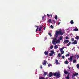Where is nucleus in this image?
Segmentation results:
<instances>
[{
    "mask_svg": "<svg viewBox=\"0 0 79 79\" xmlns=\"http://www.w3.org/2000/svg\"><path fill=\"white\" fill-rule=\"evenodd\" d=\"M51 21H52V20L51 19H49L48 20V22L49 23H51Z\"/></svg>",
    "mask_w": 79,
    "mask_h": 79,
    "instance_id": "nucleus-39",
    "label": "nucleus"
},
{
    "mask_svg": "<svg viewBox=\"0 0 79 79\" xmlns=\"http://www.w3.org/2000/svg\"><path fill=\"white\" fill-rule=\"evenodd\" d=\"M52 66V64H49L48 65V66H49V67H50V66Z\"/></svg>",
    "mask_w": 79,
    "mask_h": 79,
    "instance_id": "nucleus-40",
    "label": "nucleus"
},
{
    "mask_svg": "<svg viewBox=\"0 0 79 79\" xmlns=\"http://www.w3.org/2000/svg\"><path fill=\"white\" fill-rule=\"evenodd\" d=\"M55 63H56V64H58V60H56Z\"/></svg>",
    "mask_w": 79,
    "mask_h": 79,
    "instance_id": "nucleus-25",
    "label": "nucleus"
},
{
    "mask_svg": "<svg viewBox=\"0 0 79 79\" xmlns=\"http://www.w3.org/2000/svg\"><path fill=\"white\" fill-rule=\"evenodd\" d=\"M70 23L71 24H74V21H73V20H71L70 21Z\"/></svg>",
    "mask_w": 79,
    "mask_h": 79,
    "instance_id": "nucleus-15",
    "label": "nucleus"
},
{
    "mask_svg": "<svg viewBox=\"0 0 79 79\" xmlns=\"http://www.w3.org/2000/svg\"><path fill=\"white\" fill-rule=\"evenodd\" d=\"M72 44H73V43H72Z\"/></svg>",
    "mask_w": 79,
    "mask_h": 79,
    "instance_id": "nucleus-54",
    "label": "nucleus"
},
{
    "mask_svg": "<svg viewBox=\"0 0 79 79\" xmlns=\"http://www.w3.org/2000/svg\"><path fill=\"white\" fill-rule=\"evenodd\" d=\"M60 21H61V20H60Z\"/></svg>",
    "mask_w": 79,
    "mask_h": 79,
    "instance_id": "nucleus-55",
    "label": "nucleus"
},
{
    "mask_svg": "<svg viewBox=\"0 0 79 79\" xmlns=\"http://www.w3.org/2000/svg\"><path fill=\"white\" fill-rule=\"evenodd\" d=\"M42 26H40L39 29V31H42Z\"/></svg>",
    "mask_w": 79,
    "mask_h": 79,
    "instance_id": "nucleus-8",
    "label": "nucleus"
},
{
    "mask_svg": "<svg viewBox=\"0 0 79 79\" xmlns=\"http://www.w3.org/2000/svg\"><path fill=\"white\" fill-rule=\"evenodd\" d=\"M47 72H44V74H43V76H46V75H47Z\"/></svg>",
    "mask_w": 79,
    "mask_h": 79,
    "instance_id": "nucleus-10",
    "label": "nucleus"
},
{
    "mask_svg": "<svg viewBox=\"0 0 79 79\" xmlns=\"http://www.w3.org/2000/svg\"><path fill=\"white\" fill-rule=\"evenodd\" d=\"M48 53H49V52H48V51H45L44 52V53L45 55H48Z\"/></svg>",
    "mask_w": 79,
    "mask_h": 79,
    "instance_id": "nucleus-5",
    "label": "nucleus"
},
{
    "mask_svg": "<svg viewBox=\"0 0 79 79\" xmlns=\"http://www.w3.org/2000/svg\"><path fill=\"white\" fill-rule=\"evenodd\" d=\"M73 43L74 45H76V44H77V41L75 40L74 41V42Z\"/></svg>",
    "mask_w": 79,
    "mask_h": 79,
    "instance_id": "nucleus-9",
    "label": "nucleus"
},
{
    "mask_svg": "<svg viewBox=\"0 0 79 79\" xmlns=\"http://www.w3.org/2000/svg\"><path fill=\"white\" fill-rule=\"evenodd\" d=\"M58 48V46L57 45H56L54 46L55 49H57V48Z\"/></svg>",
    "mask_w": 79,
    "mask_h": 79,
    "instance_id": "nucleus-11",
    "label": "nucleus"
},
{
    "mask_svg": "<svg viewBox=\"0 0 79 79\" xmlns=\"http://www.w3.org/2000/svg\"><path fill=\"white\" fill-rule=\"evenodd\" d=\"M71 40L72 41V42H74V39L73 38H72Z\"/></svg>",
    "mask_w": 79,
    "mask_h": 79,
    "instance_id": "nucleus-35",
    "label": "nucleus"
},
{
    "mask_svg": "<svg viewBox=\"0 0 79 79\" xmlns=\"http://www.w3.org/2000/svg\"><path fill=\"white\" fill-rule=\"evenodd\" d=\"M53 56V54H52V53H50L49 54V56Z\"/></svg>",
    "mask_w": 79,
    "mask_h": 79,
    "instance_id": "nucleus-26",
    "label": "nucleus"
},
{
    "mask_svg": "<svg viewBox=\"0 0 79 79\" xmlns=\"http://www.w3.org/2000/svg\"><path fill=\"white\" fill-rule=\"evenodd\" d=\"M65 39H66V40H67L68 39V37L67 36H66L65 38Z\"/></svg>",
    "mask_w": 79,
    "mask_h": 79,
    "instance_id": "nucleus-45",
    "label": "nucleus"
},
{
    "mask_svg": "<svg viewBox=\"0 0 79 79\" xmlns=\"http://www.w3.org/2000/svg\"><path fill=\"white\" fill-rule=\"evenodd\" d=\"M45 16H46L44 15L42 17V19L43 20H44V18H45Z\"/></svg>",
    "mask_w": 79,
    "mask_h": 79,
    "instance_id": "nucleus-34",
    "label": "nucleus"
},
{
    "mask_svg": "<svg viewBox=\"0 0 79 79\" xmlns=\"http://www.w3.org/2000/svg\"><path fill=\"white\" fill-rule=\"evenodd\" d=\"M55 19L56 20L58 19V16H57V15H55Z\"/></svg>",
    "mask_w": 79,
    "mask_h": 79,
    "instance_id": "nucleus-22",
    "label": "nucleus"
},
{
    "mask_svg": "<svg viewBox=\"0 0 79 79\" xmlns=\"http://www.w3.org/2000/svg\"><path fill=\"white\" fill-rule=\"evenodd\" d=\"M59 43V41L58 40H57L56 41V44H58Z\"/></svg>",
    "mask_w": 79,
    "mask_h": 79,
    "instance_id": "nucleus-44",
    "label": "nucleus"
},
{
    "mask_svg": "<svg viewBox=\"0 0 79 79\" xmlns=\"http://www.w3.org/2000/svg\"><path fill=\"white\" fill-rule=\"evenodd\" d=\"M74 31H78V29L76 28H75L74 29Z\"/></svg>",
    "mask_w": 79,
    "mask_h": 79,
    "instance_id": "nucleus-27",
    "label": "nucleus"
},
{
    "mask_svg": "<svg viewBox=\"0 0 79 79\" xmlns=\"http://www.w3.org/2000/svg\"><path fill=\"white\" fill-rule=\"evenodd\" d=\"M77 67V68H79V64H78L76 65Z\"/></svg>",
    "mask_w": 79,
    "mask_h": 79,
    "instance_id": "nucleus-32",
    "label": "nucleus"
},
{
    "mask_svg": "<svg viewBox=\"0 0 79 79\" xmlns=\"http://www.w3.org/2000/svg\"><path fill=\"white\" fill-rule=\"evenodd\" d=\"M70 75V73H67V76H69V75Z\"/></svg>",
    "mask_w": 79,
    "mask_h": 79,
    "instance_id": "nucleus-36",
    "label": "nucleus"
},
{
    "mask_svg": "<svg viewBox=\"0 0 79 79\" xmlns=\"http://www.w3.org/2000/svg\"><path fill=\"white\" fill-rule=\"evenodd\" d=\"M76 61H77L75 59H73V63H76Z\"/></svg>",
    "mask_w": 79,
    "mask_h": 79,
    "instance_id": "nucleus-21",
    "label": "nucleus"
},
{
    "mask_svg": "<svg viewBox=\"0 0 79 79\" xmlns=\"http://www.w3.org/2000/svg\"><path fill=\"white\" fill-rule=\"evenodd\" d=\"M73 57L74 56H71L70 58H68V60H69L70 61H73Z\"/></svg>",
    "mask_w": 79,
    "mask_h": 79,
    "instance_id": "nucleus-3",
    "label": "nucleus"
},
{
    "mask_svg": "<svg viewBox=\"0 0 79 79\" xmlns=\"http://www.w3.org/2000/svg\"><path fill=\"white\" fill-rule=\"evenodd\" d=\"M76 57H77V55H75V58H76Z\"/></svg>",
    "mask_w": 79,
    "mask_h": 79,
    "instance_id": "nucleus-52",
    "label": "nucleus"
},
{
    "mask_svg": "<svg viewBox=\"0 0 79 79\" xmlns=\"http://www.w3.org/2000/svg\"><path fill=\"white\" fill-rule=\"evenodd\" d=\"M65 48V47H63L62 48H60V51H62V50H63V49H64V48Z\"/></svg>",
    "mask_w": 79,
    "mask_h": 79,
    "instance_id": "nucleus-18",
    "label": "nucleus"
},
{
    "mask_svg": "<svg viewBox=\"0 0 79 79\" xmlns=\"http://www.w3.org/2000/svg\"><path fill=\"white\" fill-rule=\"evenodd\" d=\"M71 42H69L68 44H67V46H69V45H71Z\"/></svg>",
    "mask_w": 79,
    "mask_h": 79,
    "instance_id": "nucleus-14",
    "label": "nucleus"
},
{
    "mask_svg": "<svg viewBox=\"0 0 79 79\" xmlns=\"http://www.w3.org/2000/svg\"><path fill=\"white\" fill-rule=\"evenodd\" d=\"M58 56L59 57H61V54L60 53H59L58 54Z\"/></svg>",
    "mask_w": 79,
    "mask_h": 79,
    "instance_id": "nucleus-17",
    "label": "nucleus"
},
{
    "mask_svg": "<svg viewBox=\"0 0 79 79\" xmlns=\"http://www.w3.org/2000/svg\"><path fill=\"white\" fill-rule=\"evenodd\" d=\"M43 29L44 30H45V27H44Z\"/></svg>",
    "mask_w": 79,
    "mask_h": 79,
    "instance_id": "nucleus-51",
    "label": "nucleus"
},
{
    "mask_svg": "<svg viewBox=\"0 0 79 79\" xmlns=\"http://www.w3.org/2000/svg\"><path fill=\"white\" fill-rule=\"evenodd\" d=\"M73 76H76L78 75V73H75V74H73Z\"/></svg>",
    "mask_w": 79,
    "mask_h": 79,
    "instance_id": "nucleus-7",
    "label": "nucleus"
},
{
    "mask_svg": "<svg viewBox=\"0 0 79 79\" xmlns=\"http://www.w3.org/2000/svg\"><path fill=\"white\" fill-rule=\"evenodd\" d=\"M60 52H61V54H63V53H64V51L62 50L61 51H60Z\"/></svg>",
    "mask_w": 79,
    "mask_h": 79,
    "instance_id": "nucleus-24",
    "label": "nucleus"
},
{
    "mask_svg": "<svg viewBox=\"0 0 79 79\" xmlns=\"http://www.w3.org/2000/svg\"><path fill=\"white\" fill-rule=\"evenodd\" d=\"M46 63H47V61L44 60L43 63H42L43 65H46Z\"/></svg>",
    "mask_w": 79,
    "mask_h": 79,
    "instance_id": "nucleus-4",
    "label": "nucleus"
},
{
    "mask_svg": "<svg viewBox=\"0 0 79 79\" xmlns=\"http://www.w3.org/2000/svg\"><path fill=\"white\" fill-rule=\"evenodd\" d=\"M68 68H69V69H70V67L69 66L68 67Z\"/></svg>",
    "mask_w": 79,
    "mask_h": 79,
    "instance_id": "nucleus-50",
    "label": "nucleus"
},
{
    "mask_svg": "<svg viewBox=\"0 0 79 79\" xmlns=\"http://www.w3.org/2000/svg\"><path fill=\"white\" fill-rule=\"evenodd\" d=\"M65 64H68V61H65Z\"/></svg>",
    "mask_w": 79,
    "mask_h": 79,
    "instance_id": "nucleus-31",
    "label": "nucleus"
},
{
    "mask_svg": "<svg viewBox=\"0 0 79 79\" xmlns=\"http://www.w3.org/2000/svg\"><path fill=\"white\" fill-rule=\"evenodd\" d=\"M64 43H68V42H69V40H65L64 41Z\"/></svg>",
    "mask_w": 79,
    "mask_h": 79,
    "instance_id": "nucleus-16",
    "label": "nucleus"
},
{
    "mask_svg": "<svg viewBox=\"0 0 79 79\" xmlns=\"http://www.w3.org/2000/svg\"><path fill=\"white\" fill-rule=\"evenodd\" d=\"M65 56H66V57H68V56H69V54H67Z\"/></svg>",
    "mask_w": 79,
    "mask_h": 79,
    "instance_id": "nucleus-28",
    "label": "nucleus"
},
{
    "mask_svg": "<svg viewBox=\"0 0 79 79\" xmlns=\"http://www.w3.org/2000/svg\"><path fill=\"white\" fill-rule=\"evenodd\" d=\"M56 33H55V36L56 38H57L58 37V34L60 35H63V34H64V33L62 32H61V30H60L59 31H56Z\"/></svg>",
    "mask_w": 79,
    "mask_h": 79,
    "instance_id": "nucleus-2",
    "label": "nucleus"
},
{
    "mask_svg": "<svg viewBox=\"0 0 79 79\" xmlns=\"http://www.w3.org/2000/svg\"><path fill=\"white\" fill-rule=\"evenodd\" d=\"M57 40V39H56V38H54V39L53 41H55V42H56V40Z\"/></svg>",
    "mask_w": 79,
    "mask_h": 79,
    "instance_id": "nucleus-38",
    "label": "nucleus"
},
{
    "mask_svg": "<svg viewBox=\"0 0 79 79\" xmlns=\"http://www.w3.org/2000/svg\"><path fill=\"white\" fill-rule=\"evenodd\" d=\"M60 40H63V37L61 36H60Z\"/></svg>",
    "mask_w": 79,
    "mask_h": 79,
    "instance_id": "nucleus-23",
    "label": "nucleus"
},
{
    "mask_svg": "<svg viewBox=\"0 0 79 79\" xmlns=\"http://www.w3.org/2000/svg\"><path fill=\"white\" fill-rule=\"evenodd\" d=\"M53 21L54 22V23H55V21L54 20H53Z\"/></svg>",
    "mask_w": 79,
    "mask_h": 79,
    "instance_id": "nucleus-49",
    "label": "nucleus"
},
{
    "mask_svg": "<svg viewBox=\"0 0 79 79\" xmlns=\"http://www.w3.org/2000/svg\"><path fill=\"white\" fill-rule=\"evenodd\" d=\"M40 68L42 69V66L41 65L40 66Z\"/></svg>",
    "mask_w": 79,
    "mask_h": 79,
    "instance_id": "nucleus-48",
    "label": "nucleus"
},
{
    "mask_svg": "<svg viewBox=\"0 0 79 79\" xmlns=\"http://www.w3.org/2000/svg\"><path fill=\"white\" fill-rule=\"evenodd\" d=\"M66 79H69V77L68 76H67L66 77Z\"/></svg>",
    "mask_w": 79,
    "mask_h": 79,
    "instance_id": "nucleus-41",
    "label": "nucleus"
},
{
    "mask_svg": "<svg viewBox=\"0 0 79 79\" xmlns=\"http://www.w3.org/2000/svg\"><path fill=\"white\" fill-rule=\"evenodd\" d=\"M50 27L52 29H53V28H54V27H53V26L52 25H51Z\"/></svg>",
    "mask_w": 79,
    "mask_h": 79,
    "instance_id": "nucleus-30",
    "label": "nucleus"
},
{
    "mask_svg": "<svg viewBox=\"0 0 79 79\" xmlns=\"http://www.w3.org/2000/svg\"><path fill=\"white\" fill-rule=\"evenodd\" d=\"M50 16H51V17H52V14L50 15Z\"/></svg>",
    "mask_w": 79,
    "mask_h": 79,
    "instance_id": "nucleus-53",
    "label": "nucleus"
},
{
    "mask_svg": "<svg viewBox=\"0 0 79 79\" xmlns=\"http://www.w3.org/2000/svg\"><path fill=\"white\" fill-rule=\"evenodd\" d=\"M47 15L48 16V17H49L50 16V15L48 14H47Z\"/></svg>",
    "mask_w": 79,
    "mask_h": 79,
    "instance_id": "nucleus-46",
    "label": "nucleus"
},
{
    "mask_svg": "<svg viewBox=\"0 0 79 79\" xmlns=\"http://www.w3.org/2000/svg\"><path fill=\"white\" fill-rule=\"evenodd\" d=\"M64 58H65L64 56H62V59H64Z\"/></svg>",
    "mask_w": 79,
    "mask_h": 79,
    "instance_id": "nucleus-42",
    "label": "nucleus"
},
{
    "mask_svg": "<svg viewBox=\"0 0 79 79\" xmlns=\"http://www.w3.org/2000/svg\"><path fill=\"white\" fill-rule=\"evenodd\" d=\"M48 34L50 36V37H51L52 36V34H51V33H49Z\"/></svg>",
    "mask_w": 79,
    "mask_h": 79,
    "instance_id": "nucleus-37",
    "label": "nucleus"
},
{
    "mask_svg": "<svg viewBox=\"0 0 79 79\" xmlns=\"http://www.w3.org/2000/svg\"><path fill=\"white\" fill-rule=\"evenodd\" d=\"M53 48V46L52 45L50 47V49H52Z\"/></svg>",
    "mask_w": 79,
    "mask_h": 79,
    "instance_id": "nucleus-19",
    "label": "nucleus"
},
{
    "mask_svg": "<svg viewBox=\"0 0 79 79\" xmlns=\"http://www.w3.org/2000/svg\"><path fill=\"white\" fill-rule=\"evenodd\" d=\"M51 53L52 54H54V53H55V52H54V51L52 50L51 51Z\"/></svg>",
    "mask_w": 79,
    "mask_h": 79,
    "instance_id": "nucleus-20",
    "label": "nucleus"
},
{
    "mask_svg": "<svg viewBox=\"0 0 79 79\" xmlns=\"http://www.w3.org/2000/svg\"><path fill=\"white\" fill-rule=\"evenodd\" d=\"M77 59H78L79 58V55H77Z\"/></svg>",
    "mask_w": 79,
    "mask_h": 79,
    "instance_id": "nucleus-43",
    "label": "nucleus"
},
{
    "mask_svg": "<svg viewBox=\"0 0 79 79\" xmlns=\"http://www.w3.org/2000/svg\"><path fill=\"white\" fill-rule=\"evenodd\" d=\"M75 39H76V40H79V36H76L75 37Z\"/></svg>",
    "mask_w": 79,
    "mask_h": 79,
    "instance_id": "nucleus-13",
    "label": "nucleus"
},
{
    "mask_svg": "<svg viewBox=\"0 0 79 79\" xmlns=\"http://www.w3.org/2000/svg\"><path fill=\"white\" fill-rule=\"evenodd\" d=\"M61 23V22H58V25H59Z\"/></svg>",
    "mask_w": 79,
    "mask_h": 79,
    "instance_id": "nucleus-47",
    "label": "nucleus"
},
{
    "mask_svg": "<svg viewBox=\"0 0 79 79\" xmlns=\"http://www.w3.org/2000/svg\"><path fill=\"white\" fill-rule=\"evenodd\" d=\"M64 73L65 74H67L69 73L66 70H64Z\"/></svg>",
    "mask_w": 79,
    "mask_h": 79,
    "instance_id": "nucleus-6",
    "label": "nucleus"
},
{
    "mask_svg": "<svg viewBox=\"0 0 79 79\" xmlns=\"http://www.w3.org/2000/svg\"><path fill=\"white\" fill-rule=\"evenodd\" d=\"M35 27H37V28L36 30V32H37V31H38V29H39V26H37V25H35Z\"/></svg>",
    "mask_w": 79,
    "mask_h": 79,
    "instance_id": "nucleus-12",
    "label": "nucleus"
},
{
    "mask_svg": "<svg viewBox=\"0 0 79 79\" xmlns=\"http://www.w3.org/2000/svg\"><path fill=\"white\" fill-rule=\"evenodd\" d=\"M39 79H44V77H40Z\"/></svg>",
    "mask_w": 79,
    "mask_h": 79,
    "instance_id": "nucleus-29",
    "label": "nucleus"
},
{
    "mask_svg": "<svg viewBox=\"0 0 79 79\" xmlns=\"http://www.w3.org/2000/svg\"><path fill=\"white\" fill-rule=\"evenodd\" d=\"M55 42H56L55 41H53V40L52 41V43L54 44H55Z\"/></svg>",
    "mask_w": 79,
    "mask_h": 79,
    "instance_id": "nucleus-33",
    "label": "nucleus"
},
{
    "mask_svg": "<svg viewBox=\"0 0 79 79\" xmlns=\"http://www.w3.org/2000/svg\"><path fill=\"white\" fill-rule=\"evenodd\" d=\"M52 75H54V76H56L57 78H59L60 77V74L58 73H54L53 74V73L50 72L49 74V77H52Z\"/></svg>",
    "mask_w": 79,
    "mask_h": 79,
    "instance_id": "nucleus-1",
    "label": "nucleus"
}]
</instances>
